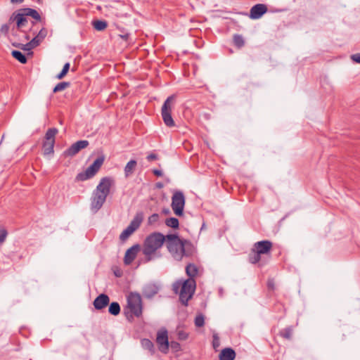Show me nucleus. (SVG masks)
Instances as JSON below:
<instances>
[{"label": "nucleus", "instance_id": "44", "mask_svg": "<svg viewBox=\"0 0 360 360\" xmlns=\"http://www.w3.org/2000/svg\"><path fill=\"white\" fill-rule=\"evenodd\" d=\"M158 158V155L155 153H150L149 154L147 157H146V159L148 160V161H152V160H157Z\"/></svg>", "mask_w": 360, "mask_h": 360}, {"label": "nucleus", "instance_id": "39", "mask_svg": "<svg viewBox=\"0 0 360 360\" xmlns=\"http://www.w3.org/2000/svg\"><path fill=\"white\" fill-rule=\"evenodd\" d=\"M37 46L35 45V44L32 43V40H31L30 42L27 43L26 44L23 45V47L22 48L25 51H30L31 49L37 47Z\"/></svg>", "mask_w": 360, "mask_h": 360}, {"label": "nucleus", "instance_id": "34", "mask_svg": "<svg viewBox=\"0 0 360 360\" xmlns=\"http://www.w3.org/2000/svg\"><path fill=\"white\" fill-rule=\"evenodd\" d=\"M70 63H66L64 65H63V68L61 70V72L56 76V78L58 79H60L62 78H63L66 74L68 73L69 69H70Z\"/></svg>", "mask_w": 360, "mask_h": 360}, {"label": "nucleus", "instance_id": "7", "mask_svg": "<svg viewBox=\"0 0 360 360\" xmlns=\"http://www.w3.org/2000/svg\"><path fill=\"white\" fill-rule=\"evenodd\" d=\"M174 98V96H169L164 102L161 109V115L163 122L168 127L175 126V122L172 117V101Z\"/></svg>", "mask_w": 360, "mask_h": 360}, {"label": "nucleus", "instance_id": "40", "mask_svg": "<svg viewBox=\"0 0 360 360\" xmlns=\"http://www.w3.org/2000/svg\"><path fill=\"white\" fill-rule=\"evenodd\" d=\"M9 25L8 24H4L0 28V31L2 34H7L9 31Z\"/></svg>", "mask_w": 360, "mask_h": 360}, {"label": "nucleus", "instance_id": "15", "mask_svg": "<svg viewBox=\"0 0 360 360\" xmlns=\"http://www.w3.org/2000/svg\"><path fill=\"white\" fill-rule=\"evenodd\" d=\"M27 15H24V12L21 11V9L18 10L16 13H13L10 18V20H15L18 29H20L27 22L26 18Z\"/></svg>", "mask_w": 360, "mask_h": 360}, {"label": "nucleus", "instance_id": "18", "mask_svg": "<svg viewBox=\"0 0 360 360\" xmlns=\"http://www.w3.org/2000/svg\"><path fill=\"white\" fill-rule=\"evenodd\" d=\"M236 357V352L231 348H225L219 354V360H233Z\"/></svg>", "mask_w": 360, "mask_h": 360}, {"label": "nucleus", "instance_id": "22", "mask_svg": "<svg viewBox=\"0 0 360 360\" xmlns=\"http://www.w3.org/2000/svg\"><path fill=\"white\" fill-rule=\"evenodd\" d=\"M55 144V141H45L43 143V150H44V154L45 155H49L51 154H53V147Z\"/></svg>", "mask_w": 360, "mask_h": 360}, {"label": "nucleus", "instance_id": "32", "mask_svg": "<svg viewBox=\"0 0 360 360\" xmlns=\"http://www.w3.org/2000/svg\"><path fill=\"white\" fill-rule=\"evenodd\" d=\"M233 43L238 48H241L245 44L243 37L240 34H235L233 37Z\"/></svg>", "mask_w": 360, "mask_h": 360}, {"label": "nucleus", "instance_id": "43", "mask_svg": "<svg viewBox=\"0 0 360 360\" xmlns=\"http://www.w3.org/2000/svg\"><path fill=\"white\" fill-rule=\"evenodd\" d=\"M213 347L215 348L219 345V338L217 335H213Z\"/></svg>", "mask_w": 360, "mask_h": 360}, {"label": "nucleus", "instance_id": "29", "mask_svg": "<svg viewBox=\"0 0 360 360\" xmlns=\"http://www.w3.org/2000/svg\"><path fill=\"white\" fill-rule=\"evenodd\" d=\"M261 254H259L255 249L252 250V254L249 255V262L252 264H256L261 259Z\"/></svg>", "mask_w": 360, "mask_h": 360}, {"label": "nucleus", "instance_id": "48", "mask_svg": "<svg viewBox=\"0 0 360 360\" xmlns=\"http://www.w3.org/2000/svg\"><path fill=\"white\" fill-rule=\"evenodd\" d=\"M162 213H164L165 214H169L170 213V211L169 209H164L162 210Z\"/></svg>", "mask_w": 360, "mask_h": 360}, {"label": "nucleus", "instance_id": "14", "mask_svg": "<svg viewBox=\"0 0 360 360\" xmlns=\"http://www.w3.org/2000/svg\"><path fill=\"white\" fill-rule=\"evenodd\" d=\"M272 243L269 240H262L255 243L254 248L259 254L264 255L270 252Z\"/></svg>", "mask_w": 360, "mask_h": 360}, {"label": "nucleus", "instance_id": "12", "mask_svg": "<svg viewBox=\"0 0 360 360\" xmlns=\"http://www.w3.org/2000/svg\"><path fill=\"white\" fill-rule=\"evenodd\" d=\"M141 250V245L135 244L129 248L125 252L124 257V263L126 265H129L136 257L139 252Z\"/></svg>", "mask_w": 360, "mask_h": 360}, {"label": "nucleus", "instance_id": "38", "mask_svg": "<svg viewBox=\"0 0 360 360\" xmlns=\"http://www.w3.org/2000/svg\"><path fill=\"white\" fill-rule=\"evenodd\" d=\"M169 347L174 352H178L181 349L180 344L176 341H171V342L169 343Z\"/></svg>", "mask_w": 360, "mask_h": 360}, {"label": "nucleus", "instance_id": "35", "mask_svg": "<svg viewBox=\"0 0 360 360\" xmlns=\"http://www.w3.org/2000/svg\"><path fill=\"white\" fill-rule=\"evenodd\" d=\"M195 325L196 327H202L205 324V317L202 314H199L195 318Z\"/></svg>", "mask_w": 360, "mask_h": 360}, {"label": "nucleus", "instance_id": "28", "mask_svg": "<svg viewBox=\"0 0 360 360\" xmlns=\"http://www.w3.org/2000/svg\"><path fill=\"white\" fill-rule=\"evenodd\" d=\"M142 347L153 354L155 352L153 343L149 339H143L141 340Z\"/></svg>", "mask_w": 360, "mask_h": 360}, {"label": "nucleus", "instance_id": "20", "mask_svg": "<svg viewBox=\"0 0 360 360\" xmlns=\"http://www.w3.org/2000/svg\"><path fill=\"white\" fill-rule=\"evenodd\" d=\"M136 165L137 162L135 160H131L127 163L124 169L125 177H129L134 173Z\"/></svg>", "mask_w": 360, "mask_h": 360}, {"label": "nucleus", "instance_id": "46", "mask_svg": "<svg viewBox=\"0 0 360 360\" xmlns=\"http://www.w3.org/2000/svg\"><path fill=\"white\" fill-rule=\"evenodd\" d=\"M268 287L271 289H274V283L273 280H269L268 281Z\"/></svg>", "mask_w": 360, "mask_h": 360}, {"label": "nucleus", "instance_id": "16", "mask_svg": "<svg viewBox=\"0 0 360 360\" xmlns=\"http://www.w3.org/2000/svg\"><path fill=\"white\" fill-rule=\"evenodd\" d=\"M110 302L109 297L104 293L99 295L94 301V307L97 310L104 309Z\"/></svg>", "mask_w": 360, "mask_h": 360}, {"label": "nucleus", "instance_id": "3", "mask_svg": "<svg viewBox=\"0 0 360 360\" xmlns=\"http://www.w3.org/2000/svg\"><path fill=\"white\" fill-rule=\"evenodd\" d=\"M114 183L111 177L105 176L101 179L91 198V210L94 212H97L102 207Z\"/></svg>", "mask_w": 360, "mask_h": 360}, {"label": "nucleus", "instance_id": "24", "mask_svg": "<svg viewBox=\"0 0 360 360\" xmlns=\"http://www.w3.org/2000/svg\"><path fill=\"white\" fill-rule=\"evenodd\" d=\"M11 55L21 63L25 64L27 63V60L26 56L20 51L14 50L12 51Z\"/></svg>", "mask_w": 360, "mask_h": 360}, {"label": "nucleus", "instance_id": "25", "mask_svg": "<svg viewBox=\"0 0 360 360\" xmlns=\"http://www.w3.org/2000/svg\"><path fill=\"white\" fill-rule=\"evenodd\" d=\"M108 311L113 316L118 315L120 312V306L119 303L117 302H112L109 306Z\"/></svg>", "mask_w": 360, "mask_h": 360}, {"label": "nucleus", "instance_id": "47", "mask_svg": "<svg viewBox=\"0 0 360 360\" xmlns=\"http://www.w3.org/2000/svg\"><path fill=\"white\" fill-rule=\"evenodd\" d=\"M24 1V0H11V2L13 4H22Z\"/></svg>", "mask_w": 360, "mask_h": 360}, {"label": "nucleus", "instance_id": "13", "mask_svg": "<svg viewBox=\"0 0 360 360\" xmlns=\"http://www.w3.org/2000/svg\"><path fill=\"white\" fill-rule=\"evenodd\" d=\"M267 11V7L264 4H258L253 6L250 11L249 17L251 19H259Z\"/></svg>", "mask_w": 360, "mask_h": 360}, {"label": "nucleus", "instance_id": "11", "mask_svg": "<svg viewBox=\"0 0 360 360\" xmlns=\"http://www.w3.org/2000/svg\"><path fill=\"white\" fill-rule=\"evenodd\" d=\"M89 146V141L86 140H80L72 144L65 152L66 156L72 157L78 153L82 149Z\"/></svg>", "mask_w": 360, "mask_h": 360}, {"label": "nucleus", "instance_id": "36", "mask_svg": "<svg viewBox=\"0 0 360 360\" xmlns=\"http://www.w3.org/2000/svg\"><path fill=\"white\" fill-rule=\"evenodd\" d=\"M280 334L283 338L290 339L292 335V330L290 328H286L281 331Z\"/></svg>", "mask_w": 360, "mask_h": 360}, {"label": "nucleus", "instance_id": "37", "mask_svg": "<svg viewBox=\"0 0 360 360\" xmlns=\"http://www.w3.org/2000/svg\"><path fill=\"white\" fill-rule=\"evenodd\" d=\"M8 235L7 231L4 228H0V244L3 243Z\"/></svg>", "mask_w": 360, "mask_h": 360}, {"label": "nucleus", "instance_id": "4", "mask_svg": "<svg viewBox=\"0 0 360 360\" xmlns=\"http://www.w3.org/2000/svg\"><path fill=\"white\" fill-rule=\"evenodd\" d=\"M172 290L174 293L179 294L181 302L188 305V302L193 297L195 290V281L194 279L178 280L172 285Z\"/></svg>", "mask_w": 360, "mask_h": 360}, {"label": "nucleus", "instance_id": "31", "mask_svg": "<svg viewBox=\"0 0 360 360\" xmlns=\"http://www.w3.org/2000/svg\"><path fill=\"white\" fill-rule=\"evenodd\" d=\"M107 25V22L104 20H96L93 22L94 27L98 31L105 30Z\"/></svg>", "mask_w": 360, "mask_h": 360}, {"label": "nucleus", "instance_id": "52", "mask_svg": "<svg viewBox=\"0 0 360 360\" xmlns=\"http://www.w3.org/2000/svg\"><path fill=\"white\" fill-rule=\"evenodd\" d=\"M37 2L40 3L42 0H37Z\"/></svg>", "mask_w": 360, "mask_h": 360}, {"label": "nucleus", "instance_id": "19", "mask_svg": "<svg viewBox=\"0 0 360 360\" xmlns=\"http://www.w3.org/2000/svg\"><path fill=\"white\" fill-rule=\"evenodd\" d=\"M47 34V30L44 27L41 28L38 34L32 39V43L35 44L37 46H39L40 43L46 38Z\"/></svg>", "mask_w": 360, "mask_h": 360}, {"label": "nucleus", "instance_id": "10", "mask_svg": "<svg viewBox=\"0 0 360 360\" xmlns=\"http://www.w3.org/2000/svg\"><path fill=\"white\" fill-rule=\"evenodd\" d=\"M156 342L158 345L160 351L166 354L168 352L169 347L167 330L162 329L158 332Z\"/></svg>", "mask_w": 360, "mask_h": 360}, {"label": "nucleus", "instance_id": "21", "mask_svg": "<svg viewBox=\"0 0 360 360\" xmlns=\"http://www.w3.org/2000/svg\"><path fill=\"white\" fill-rule=\"evenodd\" d=\"M21 11L24 12V15H26L27 16H30L37 21L41 20V16L38 11L35 9L31 8H21Z\"/></svg>", "mask_w": 360, "mask_h": 360}, {"label": "nucleus", "instance_id": "1", "mask_svg": "<svg viewBox=\"0 0 360 360\" xmlns=\"http://www.w3.org/2000/svg\"><path fill=\"white\" fill-rule=\"evenodd\" d=\"M165 245L168 252L176 261H181L184 257H190L193 252V246L187 240H181L178 234L166 235Z\"/></svg>", "mask_w": 360, "mask_h": 360}, {"label": "nucleus", "instance_id": "50", "mask_svg": "<svg viewBox=\"0 0 360 360\" xmlns=\"http://www.w3.org/2000/svg\"><path fill=\"white\" fill-rule=\"evenodd\" d=\"M162 186H163L162 184H161V183H158L157 184V187L158 188H162Z\"/></svg>", "mask_w": 360, "mask_h": 360}, {"label": "nucleus", "instance_id": "26", "mask_svg": "<svg viewBox=\"0 0 360 360\" xmlns=\"http://www.w3.org/2000/svg\"><path fill=\"white\" fill-rule=\"evenodd\" d=\"M165 223L167 226L173 229H178L179 226V220L175 217H169L166 219Z\"/></svg>", "mask_w": 360, "mask_h": 360}, {"label": "nucleus", "instance_id": "33", "mask_svg": "<svg viewBox=\"0 0 360 360\" xmlns=\"http://www.w3.org/2000/svg\"><path fill=\"white\" fill-rule=\"evenodd\" d=\"M160 216L157 213L151 214L148 219V224L149 226H154L158 224Z\"/></svg>", "mask_w": 360, "mask_h": 360}, {"label": "nucleus", "instance_id": "30", "mask_svg": "<svg viewBox=\"0 0 360 360\" xmlns=\"http://www.w3.org/2000/svg\"><path fill=\"white\" fill-rule=\"evenodd\" d=\"M70 85V82H62L56 84V86L53 88V92L56 93L58 91H62L65 90L66 88L69 87Z\"/></svg>", "mask_w": 360, "mask_h": 360}, {"label": "nucleus", "instance_id": "45", "mask_svg": "<svg viewBox=\"0 0 360 360\" xmlns=\"http://www.w3.org/2000/svg\"><path fill=\"white\" fill-rule=\"evenodd\" d=\"M153 172L157 176H161L163 174L161 170L157 169H153Z\"/></svg>", "mask_w": 360, "mask_h": 360}, {"label": "nucleus", "instance_id": "9", "mask_svg": "<svg viewBox=\"0 0 360 360\" xmlns=\"http://www.w3.org/2000/svg\"><path fill=\"white\" fill-rule=\"evenodd\" d=\"M185 205V197L181 191H175L172 197V208L177 216L183 215Z\"/></svg>", "mask_w": 360, "mask_h": 360}, {"label": "nucleus", "instance_id": "5", "mask_svg": "<svg viewBox=\"0 0 360 360\" xmlns=\"http://www.w3.org/2000/svg\"><path fill=\"white\" fill-rule=\"evenodd\" d=\"M104 158L103 157L97 158L84 172H80L76 176V180L84 181L94 177L102 166Z\"/></svg>", "mask_w": 360, "mask_h": 360}, {"label": "nucleus", "instance_id": "41", "mask_svg": "<svg viewBox=\"0 0 360 360\" xmlns=\"http://www.w3.org/2000/svg\"><path fill=\"white\" fill-rule=\"evenodd\" d=\"M351 59L356 63H360V53L352 55Z\"/></svg>", "mask_w": 360, "mask_h": 360}, {"label": "nucleus", "instance_id": "49", "mask_svg": "<svg viewBox=\"0 0 360 360\" xmlns=\"http://www.w3.org/2000/svg\"><path fill=\"white\" fill-rule=\"evenodd\" d=\"M120 37H121L122 38H123V39H127L128 38V34H124V35H120Z\"/></svg>", "mask_w": 360, "mask_h": 360}, {"label": "nucleus", "instance_id": "23", "mask_svg": "<svg viewBox=\"0 0 360 360\" xmlns=\"http://www.w3.org/2000/svg\"><path fill=\"white\" fill-rule=\"evenodd\" d=\"M198 271V270L197 266L193 264H188L186 266V273L189 278L193 279V278L197 275Z\"/></svg>", "mask_w": 360, "mask_h": 360}, {"label": "nucleus", "instance_id": "8", "mask_svg": "<svg viewBox=\"0 0 360 360\" xmlns=\"http://www.w3.org/2000/svg\"><path fill=\"white\" fill-rule=\"evenodd\" d=\"M143 219V214L142 212L136 214L133 219L131 221L129 225L121 233L120 239L122 241L126 240L136 230H137Z\"/></svg>", "mask_w": 360, "mask_h": 360}, {"label": "nucleus", "instance_id": "2", "mask_svg": "<svg viewBox=\"0 0 360 360\" xmlns=\"http://www.w3.org/2000/svg\"><path fill=\"white\" fill-rule=\"evenodd\" d=\"M165 240L166 236L160 232H153L146 238L142 248L145 262H149L162 257L159 249L165 243Z\"/></svg>", "mask_w": 360, "mask_h": 360}, {"label": "nucleus", "instance_id": "17", "mask_svg": "<svg viewBox=\"0 0 360 360\" xmlns=\"http://www.w3.org/2000/svg\"><path fill=\"white\" fill-rule=\"evenodd\" d=\"M159 291V287L155 283H148L143 288V295L147 298H151Z\"/></svg>", "mask_w": 360, "mask_h": 360}, {"label": "nucleus", "instance_id": "6", "mask_svg": "<svg viewBox=\"0 0 360 360\" xmlns=\"http://www.w3.org/2000/svg\"><path fill=\"white\" fill-rule=\"evenodd\" d=\"M127 307L131 314L136 317L142 314V302L141 295L137 292H131L127 297Z\"/></svg>", "mask_w": 360, "mask_h": 360}, {"label": "nucleus", "instance_id": "27", "mask_svg": "<svg viewBox=\"0 0 360 360\" xmlns=\"http://www.w3.org/2000/svg\"><path fill=\"white\" fill-rule=\"evenodd\" d=\"M58 132L56 128H50L49 129L45 134V141H55V136Z\"/></svg>", "mask_w": 360, "mask_h": 360}, {"label": "nucleus", "instance_id": "42", "mask_svg": "<svg viewBox=\"0 0 360 360\" xmlns=\"http://www.w3.org/2000/svg\"><path fill=\"white\" fill-rule=\"evenodd\" d=\"M178 338L179 340H184L187 339L188 334L184 331H179L178 333Z\"/></svg>", "mask_w": 360, "mask_h": 360}, {"label": "nucleus", "instance_id": "51", "mask_svg": "<svg viewBox=\"0 0 360 360\" xmlns=\"http://www.w3.org/2000/svg\"><path fill=\"white\" fill-rule=\"evenodd\" d=\"M115 274L117 277L120 276V274H118V272H115Z\"/></svg>", "mask_w": 360, "mask_h": 360}]
</instances>
